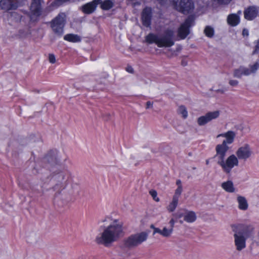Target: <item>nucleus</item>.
Returning <instances> with one entry per match:
<instances>
[{
    "label": "nucleus",
    "instance_id": "nucleus-1",
    "mask_svg": "<svg viewBox=\"0 0 259 259\" xmlns=\"http://www.w3.org/2000/svg\"><path fill=\"white\" fill-rule=\"evenodd\" d=\"M226 138L221 144H218L215 147L216 154L213 158L217 159V164L220 165L223 171L226 174H230L232 169L235 166L238 165L237 157L234 154L229 156L225 160L226 153L229 150L227 144H232L235 137V133L231 131L218 136Z\"/></svg>",
    "mask_w": 259,
    "mask_h": 259
},
{
    "label": "nucleus",
    "instance_id": "nucleus-2",
    "mask_svg": "<svg viewBox=\"0 0 259 259\" xmlns=\"http://www.w3.org/2000/svg\"><path fill=\"white\" fill-rule=\"evenodd\" d=\"M122 235V224H112L104 229L103 232L96 237L95 241L98 244L108 246Z\"/></svg>",
    "mask_w": 259,
    "mask_h": 259
},
{
    "label": "nucleus",
    "instance_id": "nucleus-3",
    "mask_svg": "<svg viewBox=\"0 0 259 259\" xmlns=\"http://www.w3.org/2000/svg\"><path fill=\"white\" fill-rule=\"evenodd\" d=\"M232 227L236 249L241 251L246 247V241L253 233L254 228L251 225L245 224L234 225Z\"/></svg>",
    "mask_w": 259,
    "mask_h": 259
},
{
    "label": "nucleus",
    "instance_id": "nucleus-4",
    "mask_svg": "<svg viewBox=\"0 0 259 259\" xmlns=\"http://www.w3.org/2000/svg\"><path fill=\"white\" fill-rule=\"evenodd\" d=\"M148 236L145 232L132 234L124 240V245L128 248L136 247L145 241Z\"/></svg>",
    "mask_w": 259,
    "mask_h": 259
},
{
    "label": "nucleus",
    "instance_id": "nucleus-5",
    "mask_svg": "<svg viewBox=\"0 0 259 259\" xmlns=\"http://www.w3.org/2000/svg\"><path fill=\"white\" fill-rule=\"evenodd\" d=\"M70 174L68 171H60L54 175L53 178L56 181V184L53 188L58 193L64 189L68 184Z\"/></svg>",
    "mask_w": 259,
    "mask_h": 259
},
{
    "label": "nucleus",
    "instance_id": "nucleus-6",
    "mask_svg": "<svg viewBox=\"0 0 259 259\" xmlns=\"http://www.w3.org/2000/svg\"><path fill=\"white\" fill-rule=\"evenodd\" d=\"M65 23L66 15L63 13L58 14L51 21V27L57 35L61 36L63 35Z\"/></svg>",
    "mask_w": 259,
    "mask_h": 259
},
{
    "label": "nucleus",
    "instance_id": "nucleus-7",
    "mask_svg": "<svg viewBox=\"0 0 259 259\" xmlns=\"http://www.w3.org/2000/svg\"><path fill=\"white\" fill-rule=\"evenodd\" d=\"M174 32L171 29H167L163 34L158 36L157 46L159 48H169L174 45Z\"/></svg>",
    "mask_w": 259,
    "mask_h": 259
},
{
    "label": "nucleus",
    "instance_id": "nucleus-8",
    "mask_svg": "<svg viewBox=\"0 0 259 259\" xmlns=\"http://www.w3.org/2000/svg\"><path fill=\"white\" fill-rule=\"evenodd\" d=\"M195 24V17L189 15L180 25L178 30V34L181 39H185L190 33V28Z\"/></svg>",
    "mask_w": 259,
    "mask_h": 259
},
{
    "label": "nucleus",
    "instance_id": "nucleus-9",
    "mask_svg": "<svg viewBox=\"0 0 259 259\" xmlns=\"http://www.w3.org/2000/svg\"><path fill=\"white\" fill-rule=\"evenodd\" d=\"M173 4L176 10L184 14L191 13L195 8L192 0H180L179 4L178 0H173Z\"/></svg>",
    "mask_w": 259,
    "mask_h": 259
},
{
    "label": "nucleus",
    "instance_id": "nucleus-10",
    "mask_svg": "<svg viewBox=\"0 0 259 259\" xmlns=\"http://www.w3.org/2000/svg\"><path fill=\"white\" fill-rule=\"evenodd\" d=\"M42 3H44L43 0H31L29 15L30 21H36L41 15L42 12Z\"/></svg>",
    "mask_w": 259,
    "mask_h": 259
},
{
    "label": "nucleus",
    "instance_id": "nucleus-11",
    "mask_svg": "<svg viewBox=\"0 0 259 259\" xmlns=\"http://www.w3.org/2000/svg\"><path fill=\"white\" fill-rule=\"evenodd\" d=\"M25 0H1L0 8L1 10L9 12L16 10L18 8L24 4Z\"/></svg>",
    "mask_w": 259,
    "mask_h": 259
},
{
    "label": "nucleus",
    "instance_id": "nucleus-12",
    "mask_svg": "<svg viewBox=\"0 0 259 259\" xmlns=\"http://www.w3.org/2000/svg\"><path fill=\"white\" fill-rule=\"evenodd\" d=\"M219 115V111L208 112L204 115L201 116L197 118V123L199 126H203L213 119H217Z\"/></svg>",
    "mask_w": 259,
    "mask_h": 259
},
{
    "label": "nucleus",
    "instance_id": "nucleus-13",
    "mask_svg": "<svg viewBox=\"0 0 259 259\" xmlns=\"http://www.w3.org/2000/svg\"><path fill=\"white\" fill-rule=\"evenodd\" d=\"M152 17V9L150 7H146L143 9L141 14L142 22L143 26L149 27L151 25Z\"/></svg>",
    "mask_w": 259,
    "mask_h": 259
},
{
    "label": "nucleus",
    "instance_id": "nucleus-14",
    "mask_svg": "<svg viewBox=\"0 0 259 259\" xmlns=\"http://www.w3.org/2000/svg\"><path fill=\"white\" fill-rule=\"evenodd\" d=\"M100 0H93L82 5L80 8L82 12L87 15L93 13L96 10Z\"/></svg>",
    "mask_w": 259,
    "mask_h": 259
},
{
    "label": "nucleus",
    "instance_id": "nucleus-15",
    "mask_svg": "<svg viewBox=\"0 0 259 259\" xmlns=\"http://www.w3.org/2000/svg\"><path fill=\"white\" fill-rule=\"evenodd\" d=\"M57 153L58 151L56 150H50L48 152L47 155L43 158V162L45 163L53 165L57 163Z\"/></svg>",
    "mask_w": 259,
    "mask_h": 259
},
{
    "label": "nucleus",
    "instance_id": "nucleus-16",
    "mask_svg": "<svg viewBox=\"0 0 259 259\" xmlns=\"http://www.w3.org/2000/svg\"><path fill=\"white\" fill-rule=\"evenodd\" d=\"M258 13V10L255 6H249L244 11V18L247 20H252L255 18Z\"/></svg>",
    "mask_w": 259,
    "mask_h": 259
},
{
    "label": "nucleus",
    "instance_id": "nucleus-17",
    "mask_svg": "<svg viewBox=\"0 0 259 259\" xmlns=\"http://www.w3.org/2000/svg\"><path fill=\"white\" fill-rule=\"evenodd\" d=\"M251 151L248 145L240 147L236 152V155L240 159H246L251 155Z\"/></svg>",
    "mask_w": 259,
    "mask_h": 259
},
{
    "label": "nucleus",
    "instance_id": "nucleus-18",
    "mask_svg": "<svg viewBox=\"0 0 259 259\" xmlns=\"http://www.w3.org/2000/svg\"><path fill=\"white\" fill-rule=\"evenodd\" d=\"M227 22L229 25L234 27L240 23V17L238 14H231L227 17Z\"/></svg>",
    "mask_w": 259,
    "mask_h": 259
},
{
    "label": "nucleus",
    "instance_id": "nucleus-19",
    "mask_svg": "<svg viewBox=\"0 0 259 259\" xmlns=\"http://www.w3.org/2000/svg\"><path fill=\"white\" fill-rule=\"evenodd\" d=\"M98 5H100V8L104 11H108L113 7L114 4L112 0H100Z\"/></svg>",
    "mask_w": 259,
    "mask_h": 259
},
{
    "label": "nucleus",
    "instance_id": "nucleus-20",
    "mask_svg": "<svg viewBox=\"0 0 259 259\" xmlns=\"http://www.w3.org/2000/svg\"><path fill=\"white\" fill-rule=\"evenodd\" d=\"M238 203V208L242 210H246L248 209V204L246 199L242 196H238L237 198Z\"/></svg>",
    "mask_w": 259,
    "mask_h": 259
},
{
    "label": "nucleus",
    "instance_id": "nucleus-21",
    "mask_svg": "<svg viewBox=\"0 0 259 259\" xmlns=\"http://www.w3.org/2000/svg\"><path fill=\"white\" fill-rule=\"evenodd\" d=\"M221 187L227 192L233 193L235 191V188L233 182L231 181L223 182L222 183Z\"/></svg>",
    "mask_w": 259,
    "mask_h": 259
},
{
    "label": "nucleus",
    "instance_id": "nucleus-22",
    "mask_svg": "<svg viewBox=\"0 0 259 259\" xmlns=\"http://www.w3.org/2000/svg\"><path fill=\"white\" fill-rule=\"evenodd\" d=\"M197 217L195 212L193 211H188L184 215V220L186 222L191 223L195 222L196 220Z\"/></svg>",
    "mask_w": 259,
    "mask_h": 259
},
{
    "label": "nucleus",
    "instance_id": "nucleus-23",
    "mask_svg": "<svg viewBox=\"0 0 259 259\" xmlns=\"http://www.w3.org/2000/svg\"><path fill=\"white\" fill-rule=\"evenodd\" d=\"M64 39L65 40L72 42H78L81 41V38L79 35L72 33L65 35L64 37Z\"/></svg>",
    "mask_w": 259,
    "mask_h": 259
},
{
    "label": "nucleus",
    "instance_id": "nucleus-24",
    "mask_svg": "<svg viewBox=\"0 0 259 259\" xmlns=\"http://www.w3.org/2000/svg\"><path fill=\"white\" fill-rule=\"evenodd\" d=\"M145 40L149 44L155 43L157 45V42H158V35L153 33H150L146 36Z\"/></svg>",
    "mask_w": 259,
    "mask_h": 259
},
{
    "label": "nucleus",
    "instance_id": "nucleus-25",
    "mask_svg": "<svg viewBox=\"0 0 259 259\" xmlns=\"http://www.w3.org/2000/svg\"><path fill=\"white\" fill-rule=\"evenodd\" d=\"M179 199L176 197H172V202L169 204L168 206V210L170 212L174 211L176 207L178 205Z\"/></svg>",
    "mask_w": 259,
    "mask_h": 259
},
{
    "label": "nucleus",
    "instance_id": "nucleus-26",
    "mask_svg": "<svg viewBox=\"0 0 259 259\" xmlns=\"http://www.w3.org/2000/svg\"><path fill=\"white\" fill-rule=\"evenodd\" d=\"M204 33L207 37L211 38L214 35V31L212 27L206 26L204 28Z\"/></svg>",
    "mask_w": 259,
    "mask_h": 259
},
{
    "label": "nucleus",
    "instance_id": "nucleus-27",
    "mask_svg": "<svg viewBox=\"0 0 259 259\" xmlns=\"http://www.w3.org/2000/svg\"><path fill=\"white\" fill-rule=\"evenodd\" d=\"M178 113L182 115L184 119L188 117V112L185 106L181 105L179 107Z\"/></svg>",
    "mask_w": 259,
    "mask_h": 259
},
{
    "label": "nucleus",
    "instance_id": "nucleus-28",
    "mask_svg": "<svg viewBox=\"0 0 259 259\" xmlns=\"http://www.w3.org/2000/svg\"><path fill=\"white\" fill-rule=\"evenodd\" d=\"M172 231V229H167L165 227L161 230V235L165 237H168L171 235Z\"/></svg>",
    "mask_w": 259,
    "mask_h": 259
},
{
    "label": "nucleus",
    "instance_id": "nucleus-29",
    "mask_svg": "<svg viewBox=\"0 0 259 259\" xmlns=\"http://www.w3.org/2000/svg\"><path fill=\"white\" fill-rule=\"evenodd\" d=\"M242 75H243V74H242L241 66H240L239 68L236 69L234 70V73H233V76L234 77L240 78L241 77Z\"/></svg>",
    "mask_w": 259,
    "mask_h": 259
},
{
    "label": "nucleus",
    "instance_id": "nucleus-30",
    "mask_svg": "<svg viewBox=\"0 0 259 259\" xmlns=\"http://www.w3.org/2000/svg\"><path fill=\"white\" fill-rule=\"evenodd\" d=\"M183 191L182 186L178 187L175 191V193L173 197H176L179 199V196L181 195Z\"/></svg>",
    "mask_w": 259,
    "mask_h": 259
},
{
    "label": "nucleus",
    "instance_id": "nucleus-31",
    "mask_svg": "<svg viewBox=\"0 0 259 259\" xmlns=\"http://www.w3.org/2000/svg\"><path fill=\"white\" fill-rule=\"evenodd\" d=\"M255 45L254 47V49L252 52V55L257 54L259 52V39L254 42Z\"/></svg>",
    "mask_w": 259,
    "mask_h": 259
},
{
    "label": "nucleus",
    "instance_id": "nucleus-32",
    "mask_svg": "<svg viewBox=\"0 0 259 259\" xmlns=\"http://www.w3.org/2000/svg\"><path fill=\"white\" fill-rule=\"evenodd\" d=\"M250 71L251 73H254L259 68V63L258 62L255 63L253 65L250 66Z\"/></svg>",
    "mask_w": 259,
    "mask_h": 259
},
{
    "label": "nucleus",
    "instance_id": "nucleus-33",
    "mask_svg": "<svg viewBox=\"0 0 259 259\" xmlns=\"http://www.w3.org/2000/svg\"><path fill=\"white\" fill-rule=\"evenodd\" d=\"M149 193L156 201H159V199L157 197V193L155 190H151L149 191Z\"/></svg>",
    "mask_w": 259,
    "mask_h": 259
},
{
    "label": "nucleus",
    "instance_id": "nucleus-34",
    "mask_svg": "<svg viewBox=\"0 0 259 259\" xmlns=\"http://www.w3.org/2000/svg\"><path fill=\"white\" fill-rule=\"evenodd\" d=\"M241 69L243 75H249L250 73H251V71H250V69L241 66Z\"/></svg>",
    "mask_w": 259,
    "mask_h": 259
},
{
    "label": "nucleus",
    "instance_id": "nucleus-35",
    "mask_svg": "<svg viewBox=\"0 0 259 259\" xmlns=\"http://www.w3.org/2000/svg\"><path fill=\"white\" fill-rule=\"evenodd\" d=\"M217 1V3L220 5H228L229 4L232 0H214Z\"/></svg>",
    "mask_w": 259,
    "mask_h": 259
},
{
    "label": "nucleus",
    "instance_id": "nucleus-36",
    "mask_svg": "<svg viewBox=\"0 0 259 259\" xmlns=\"http://www.w3.org/2000/svg\"><path fill=\"white\" fill-rule=\"evenodd\" d=\"M49 62L52 63L54 64L56 62V58L54 54H50L49 55Z\"/></svg>",
    "mask_w": 259,
    "mask_h": 259
},
{
    "label": "nucleus",
    "instance_id": "nucleus-37",
    "mask_svg": "<svg viewBox=\"0 0 259 259\" xmlns=\"http://www.w3.org/2000/svg\"><path fill=\"white\" fill-rule=\"evenodd\" d=\"M238 81L237 80H230L229 81V83L230 85L232 87H236L238 84Z\"/></svg>",
    "mask_w": 259,
    "mask_h": 259
},
{
    "label": "nucleus",
    "instance_id": "nucleus-38",
    "mask_svg": "<svg viewBox=\"0 0 259 259\" xmlns=\"http://www.w3.org/2000/svg\"><path fill=\"white\" fill-rule=\"evenodd\" d=\"M242 34L243 37H245V36L247 37V36H248V35H249L248 30L247 29H246V28H243V30H242Z\"/></svg>",
    "mask_w": 259,
    "mask_h": 259
},
{
    "label": "nucleus",
    "instance_id": "nucleus-39",
    "mask_svg": "<svg viewBox=\"0 0 259 259\" xmlns=\"http://www.w3.org/2000/svg\"><path fill=\"white\" fill-rule=\"evenodd\" d=\"M11 15L12 16H15L16 18H17L19 20H21L22 17V15L18 14L16 12H12V13H11Z\"/></svg>",
    "mask_w": 259,
    "mask_h": 259
},
{
    "label": "nucleus",
    "instance_id": "nucleus-40",
    "mask_svg": "<svg viewBox=\"0 0 259 259\" xmlns=\"http://www.w3.org/2000/svg\"><path fill=\"white\" fill-rule=\"evenodd\" d=\"M175 223V222L173 219H171L169 222V224H170V229H172V231H173V228L174 227Z\"/></svg>",
    "mask_w": 259,
    "mask_h": 259
},
{
    "label": "nucleus",
    "instance_id": "nucleus-41",
    "mask_svg": "<svg viewBox=\"0 0 259 259\" xmlns=\"http://www.w3.org/2000/svg\"><path fill=\"white\" fill-rule=\"evenodd\" d=\"M156 233H158L161 235V230L158 228H154V230H153V235Z\"/></svg>",
    "mask_w": 259,
    "mask_h": 259
},
{
    "label": "nucleus",
    "instance_id": "nucleus-42",
    "mask_svg": "<svg viewBox=\"0 0 259 259\" xmlns=\"http://www.w3.org/2000/svg\"><path fill=\"white\" fill-rule=\"evenodd\" d=\"M153 106V102H151L150 101H148L146 103V109L150 108L152 107Z\"/></svg>",
    "mask_w": 259,
    "mask_h": 259
},
{
    "label": "nucleus",
    "instance_id": "nucleus-43",
    "mask_svg": "<svg viewBox=\"0 0 259 259\" xmlns=\"http://www.w3.org/2000/svg\"><path fill=\"white\" fill-rule=\"evenodd\" d=\"M174 215L176 217V218L177 219H180V218H182V217H183V213H181L180 212H177Z\"/></svg>",
    "mask_w": 259,
    "mask_h": 259
},
{
    "label": "nucleus",
    "instance_id": "nucleus-44",
    "mask_svg": "<svg viewBox=\"0 0 259 259\" xmlns=\"http://www.w3.org/2000/svg\"><path fill=\"white\" fill-rule=\"evenodd\" d=\"M166 1L167 0H157V1L161 5H165L166 4Z\"/></svg>",
    "mask_w": 259,
    "mask_h": 259
},
{
    "label": "nucleus",
    "instance_id": "nucleus-45",
    "mask_svg": "<svg viewBox=\"0 0 259 259\" xmlns=\"http://www.w3.org/2000/svg\"><path fill=\"white\" fill-rule=\"evenodd\" d=\"M181 65L183 66H186L187 65V61L185 60H182L181 61Z\"/></svg>",
    "mask_w": 259,
    "mask_h": 259
},
{
    "label": "nucleus",
    "instance_id": "nucleus-46",
    "mask_svg": "<svg viewBox=\"0 0 259 259\" xmlns=\"http://www.w3.org/2000/svg\"><path fill=\"white\" fill-rule=\"evenodd\" d=\"M176 184H177V185H178V187L182 186L181 181L180 180H177Z\"/></svg>",
    "mask_w": 259,
    "mask_h": 259
},
{
    "label": "nucleus",
    "instance_id": "nucleus-47",
    "mask_svg": "<svg viewBox=\"0 0 259 259\" xmlns=\"http://www.w3.org/2000/svg\"><path fill=\"white\" fill-rule=\"evenodd\" d=\"M126 71L132 73L133 72V69L132 67H128L126 68Z\"/></svg>",
    "mask_w": 259,
    "mask_h": 259
},
{
    "label": "nucleus",
    "instance_id": "nucleus-48",
    "mask_svg": "<svg viewBox=\"0 0 259 259\" xmlns=\"http://www.w3.org/2000/svg\"><path fill=\"white\" fill-rule=\"evenodd\" d=\"M216 92L218 93H220L221 94H224L225 93V91L222 89H219V90H217Z\"/></svg>",
    "mask_w": 259,
    "mask_h": 259
},
{
    "label": "nucleus",
    "instance_id": "nucleus-49",
    "mask_svg": "<svg viewBox=\"0 0 259 259\" xmlns=\"http://www.w3.org/2000/svg\"><path fill=\"white\" fill-rule=\"evenodd\" d=\"M150 228H152V229H153V230H154V228H156V227H154V226L153 225H151L150 226Z\"/></svg>",
    "mask_w": 259,
    "mask_h": 259
},
{
    "label": "nucleus",
    "instance_id": "nucleus-50",
    "mask_svg": "<svg viewBox=\"0 0 259 259\" xmlns=\"http://www.w3.org/2000/svg\"><path fill=\"white\" fill-rule=\"evenodd\" d=\"M117 222H118V220H115L113 221V224H117Z\"/></svg>",
    "mask_w": 259,
    "mask_h": 259
},
{
    "label": "nucleus",
    "instance_id": "nucleus-51",
    "mask_svg": "<svg viewBox=\"0 0 259 259\" xmlns=\"http://www.w3.org/2000/svg\"><path fill=\"white\" fill-rule=\"evenodd\" d=\"M241 14V11L240 10L238 11V12H237V14L239 16L240 14Z\"/></svg>",
    "mask_w": 259,
    "mask_h": 259
},
{
    "label": "nucleus",
    "instance_id": "nucleus-52",
    "mask_svg": "<svg viewBox=\"0 0 259 259\" xmlns=\"http://www.w3.org/2000/svg\"><path fill=\"white\" fill-rule=\"evenodd\" d=\"M206 164H209V161H208V160H206Z\"/></svg>",
    "mask_w": 259,
    "mask_h": 259
}]
</instances>
